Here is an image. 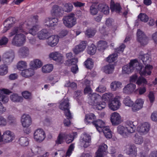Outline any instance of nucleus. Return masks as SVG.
I'll return each instance as SVG.
<instances>
[{"label":"nucleus","mask_w":157,"mask_h":157,"mask_svg":"<svg viewBox=\"0 0 157 157\" xmlns=\"http://www.w3.org/2000/svg\"><path fill=\"white\" fill-rule=\"evenodd\" d=\"M75 14L71 13L63 17L62 19L64 25L68 28H71L76 23V19Z\"/></svg>","instance_id":"1"},{"label":"nucleus","mask_w":157,"mask_h":157,"mask_svg":"<svg viewBox=\"0 0 157 157\" xmlns=\"http://www.w3.org/2000/svg\"><path fill=\"white\" fill-rule=\"evenodd\" d=\"M145 65V67L143 68V65L139 63V65L136 67V70L141 76L150 75L151 73L152 66L149 64Z\"/></svg>","instance_id":"2"},{"label":"nucleus","mask_w":157,"mask_h":157,"mask_svg":"<svg viewBox=\"0 0 157 157\" xmlns=\"http://www.w3.org/2000/svg\"><path fill=\"white\" fill-rule=\"evenodd\" d=\"M139 65V62L136 59L131 60L129 64L126 65L122 68V73L123 74H129L131 73L134 70H136V67Z\"/></svg>","instance_id":"3"},{"label":"nucleus","mask_w":157,"mask_h":157,"mask_svg":"<svg viewBox=\"0 0 157 157\" xmlns=\"http://www.w3.org/2000/svg\"><path fill=\"white\" fill-rule=\"evenodd\" d=\"M25 42V37L21 33L16 34L12 41V44L15 46L20 47L23 45Z\"/></svg>","instance_id":"4"},{"label":"nucleus","mask_w":157,"mask_h":157,"mask_svg":"<svg viewBox=\"0 0 157 157\" xmlns=\"http://www.w3.org/2000/svg\"><path fill=\"white\" fill-rule=\"evenodd\" d=\"M137 40L142 45L147 44L148 42V38L144 33L140 29L137 30Z\"/></svg>","instance_id":"5"},{"label":"nucleus","mask_w":157,"mask_h":157,"mask_svg":"<svg viewBox=\"0 0 157 157\" xmlns=\"http://www.w3.org/2000/svg\"><path fill=\"white\" fill-rule=\"evenodd\" d=\"M14 133L9 130L5 131L2 135V142L8 143L11 142L14 139Z\"/></svg>","instance_id":"6"},{"label":"nucleus","mask_w":157,"mask_h":157,"mask_svg":"<svg viewBox=\"0 0 157 157\" xmlns=\"http://www.w3.org/2000/svg\"><path fill=\"white\" fill-rule=\"evenodd\" d=\"M73 8V5L70 3L61 2L59 4V13H61L62 15L64 12L67 13L70 12Z\"/></svg>","instance_id":"7"},{"label":"nucleus","mask_w":157,"mask_h":157,"mask_svg":"<svg viewBox=\"0 0 157 157\" xmlns=\"http://www.w3.org/2000/svg\"><path fill=\"white\" fill-rule=\"evenodd\" d=\"M88 98L89 103L90 105H95L98 101L101 99V97L99 95L94 93L91 94H89Z\"/></svg>","instance_id":"8"},{"label":"nucleus","mask_w":157,"mask_h":157,"mask_svg":"<svg viewBox=\"0 0 157 157\" xmlns=\"http://www.w3.org/2000/svg\"><path fill=\"white\" fill-rule=\"evenodd\" d=\"M150 129V124L147 122H145L139 126L137 131L141 135L147 134Z\"/></svg>","instance_id":"9"},{"label":"nucleus","mask_w":157,"mask_h":157,"mask_svg":"<svg viewBox=\"0 0 157 157\" xmlns=\"http://www.w3.org/2000/svg\"><path fill=\"white\" fill-rule=\"evenodd\" d=\"M34 137L36 140L39 142H41L44 140L45 136L43 130L38 129L34 132Z\"/></svg>","instance_id":"10"},{"label":"nucleus","mask_w":157,"mask_h":157,"mask_svg":"<svg viewBox=\"0 0 157 157\" xmlns=\"http://www.w3.org/2000/svg\"><path fill=\"white\" fill-rule=\"evenodd\" d=\"M91 140L90 136L87 134H84L80 139V144L84 147L86 148L90 145Z\"/></svg>","instance_id":"11"},{"label":"nucleus","mask_w":157,"mask_h":157,"mask_svg":"<svg viewBox=\"0 0 157 157\" xmlns=\"http://www.w3.org/2000/svg\"><path fill=\"white\" fill-rule=\"evenodd\" d=\"M1 92H3L5 94H8L11 93V91L8 89H3L0 90V103L2 102L3 104L7 103L9 101L8 96L1 93Z\"/></svg>","instance_id":"12"},{"label":"nucleus","mask_w":157,"mask_h":157,"mask_svg":"<svg viewBox=\"0 0 157 157\" xmlns=\"http://www.w3.org/2000/svg\"><path fill=\"white\" fill-rule=\"evenodd\" d=\"M15 21L16 19L14 17H10L7 18L3 23L4 27L3 32L5 33L9 30L12 26V25L15 23Z\"/></svg>","instance_id":"13"},{"label":"nucleus","mask_w":157,"mask_h":157,"mask_svg":"<svg viewBox=\"0 0 157 157\" xmlns=\"http://www.w3.org/2000/svg\"><path fill=\"white\" fill-rule=\"evenodd\" d=\"M111 121L113 125H116L121 122V117L119 114L116 112L112 113L110 118Z\"/></svg>","instance_id":"14"},{"label":"nucleus","mask_w":157,"mask_h":157,"mask_svg":"<svg viewBox=\"0 0 157 157\" xmlns=\"http://www.w3.org/2000/svg\"><path fill=\"white\" fill-rule=\"evenodd\" d=\"M21 122L24 127H29L32 124V119L28 114H24L21 117Z\"/></svg>","instance_id":"15"},{"label":"nucleus","mask_w":157,"mask_h":157,"mask_svg":"<svg viewBox=\"0 0 157 157\" xmlns=\"http://www.w3.org/2000/svg\"><path fill=\"white\" fill-rule=\"evenodd\" d=\"M120 101L117 99L114 98L109 103V108L113 111L118 109L121 106Z\"/></svg>","instance_id":"16"},{"label":"nucleus","mask_w":157,"mask_h":157,"mask_svg":"<svg viewBox=\"0 0 157 157\" xmlns=\"http://www.w3.org/2000/svg\"><path fill=\"white\" fill-rule=\"evenodd\" d=\"M144 103V100L141 99H137L135 103H133L132 106V110L133 111L135 112L141 109L143 107Z\"/></svg>","instance_id":"17"},{"label":"nucleus","mask_w":157,"mask_h":157,"mask_svg":"<svg viewBox=\"0 0 157 157\" xmlns=\"http://www.w3.org/2000/svg\"><path fill=\"white\" fill-rule=\"evenodd\" d=\"M139 58L142 61L144 65L149 64L151 60L150 56L147 53L143 54L140 53Z\"/></svg>","instance_id":"18"},{"label":"nucleus","mask_w":157,"mask_h":157,"mask_svg":"<svg viewBox=\"0 0 157 157\" xmlns=\"http://www.w3.org/2000/svg\"><path fill=\"white\" fill-rule=\"evenodd\" d=\"M126 152L128 155L136 156L137 155L136 148L134 145H128L126 147Z\"/></svg>","instance_id":"19"},{"label":"nucleus","mask_w":157,"mask_h":157,"mask_svg":"<svg viewBox=\"0 0 157 157\" xmlns=\"http://www.w3.org/2000/svg\"><path fill=\"white\" fill-rule=\"evenodd\" d=\"M59 40V38L58 35H52L48 38V45L54 47L57 44Z\"/></svg>","instance_id":"20"},{"label":"nucleus","mask_w":157,"mask_h":157,"mask_svg":"<svg viewBox=\"0 0 157 157\" xmlns=\"http://www.w3.org/2000/svg\"><path fill=\"white\" fill-rule=\"evenodd\" d=\"M107 148V145L105 144H102L100 146L97 152L96 153V157H102L105 153L106 152Z\"/></svg>","instance_id":"21"},{"label":"nucleus","mask_w":157,"mask_h":157,"mask_svg":"<svg viewBox=\"0 0 157 157\" xmlns=\"http://www.w3.org/2000/svg\"><path fill=\"white\" fill-rule=\"evenodd\" d=\"M136 87V86L134 84H128L123 88V92L127 94H130L134 91Z\"/></svg>","instance_id":"22"},{"label":"nucleus","mask_w":157,"mask_h":157,"mask_svg":"<svg viewBox=\"0 0 157 157\" xmlns=\"http://www.w3.org/2000/svg\"><path fill=\"white\" fill-rule=\"evenodd\" d=\"M93 124L96 127L97 130L100 132H101L102 129L105 125V123L101 120L93 121Z\"/></svg>","instance_id":"23"},{"label":"nucleus","mask_w":157,"mask_h":157,"mask_svg":"<svg viewBox=\"0 0 157 157\" xmlns=\"http://www.w3.org/2000/svg\"><path fill=\"white\" fill-rule=\"evenodd\" d=\"M117 132L124 138H127L128 136L126 128L123 126L120 125L117 127Z\"/></svg>","instance_id":"24"},{"label":"nucleus","mask_w":157,"mask_h":157,"mask_svg":"<svg viewBox=\"0 0 157 157\" xmlns=\"http://www.w3.org/2000/svg\"><path fill=\"white\" fill-rule=\"evenodd\" d=\"M14 57V53L13 52H7L4 55V60L6 63L12 62Z\"/></svg>","instance_id":"25"},{"label":"nucleus","mask_w":157,"mask_h":157,"mask_svg":"<svg viewBox=\"0 0 157 157\" xmlns=\"http://www.w3.org/2000/svg\"><path fill=\"white\" fill-rule=\"evenodd\" d=\"M53 21H57V18H46L44 20V24L45 26L48 27L54 26Z\"/></svg>","instance_id":"26"},{"label":"nucleus","mask_w":157,"mask_h":157,"mask_svg":"<svg viewBox=\"0 0 157 157\" xmlns=\"http://www.w3.org/2000/svg\"><path fill=\"white\" fill-rule=\"evenodd\" d=\"M23 24H21L18 26L14 27L12 31L10 33V36H12L18 33L23 32L24 31L23 29Z\"/></svg>","instance_id":"27"},{"label":"nucleus","mask_w":157,"mask_h":157,"mask_svg":"<svg viewBox=\"0 0 157 157\" xmlns=\"http://www.w3.org/2000/svg\"><path fill=\"white\" fill-rule=\"evenodd\" d=\"M19 55L23 58H25L28 56L29 50L28 48L26 47L21 48L18 51Z\"/></svg>","instance_id":"28"},{"label":"nucleus","mask_w":157,"mask_h":157,"mask_svg":"<svg viewBox=\"0 0 157 157\" xmlns=\"http://www.w3.org/2000/svg\"><path fill=\"white\" fill-rule=\"evenodd\" d=\"M98 10L104 13L105 14H108L109 13V8L106 4H100L98 6Z\"/></svg>","instance_id":"29"},{"label":"nucleus","mask_w":157,"mask_h":157,"mask_svg":"<svg viewBox=\"0 0 157 157\" xmlns=\"http://www.w3.org/2000/svg\"><path fill=\"white\" fill-rule=\"evenodd\" d=\"M42 65V63L38 59L31 61L30 63V66L33 69H37L41 67Z\"/></svg>","instance_id":"30"},{"label":"nucleus","mask_w":157,"mask_h":157,"mask_svg":"<svg viewBox=\"0 0 157 157\" xmlns=\"http://www.w3.org/2000/svg\"><path fill=\"white\" fill-rule=\"evenodd\" d=\"M110 8L112 12L115 11L117 13H119L121 10V6L119 4L116 3L115 4L114 2L111 0L110 5Z\"/></svg>","instance_id":"31"},{"label":"nucleus","mask_w":157,"mask_h":157,"mask_svg":"<svg viewBox=\"0 0 157 157\" xmlns=\"http://www.w3.org/2000/svg\"><path fill=\"white\" fill-rule=\"evenodd\" d=\"M48 32L47 30L45 29H43L38 33V37L40 40H44L48 38Z\"/></svg>","instance_id":"32"},{"label":"nucleus","mask_w":157,"mask_h":157,"mask_svg":"<svg viewBox=\"0 0 157 157\" xmlns=\"http://www.w3.org/2000/svg\"><path fill=\"white\" fill-rule=\"evenodd\" d=\"M122 83L118 81H115L113 82L110 84V87L112 90L115 91L121 88Z\"/></svg>","instance_id":"33"},{"label":"nucleus","mask_w":157,"mask_h":157,"mask_svg":"<svg viewBox=\"0 0 157 157\" xmlns=\"http://www.w3.org/2000/svg\"><path fill=\"white\" fill-rule=\"evenodd\" d=\"M33 69L32 68L24 70L22 71L21 75L25 77H29L32 76L34 74Z\"/></svg>","instance_id":"34"},{"label":"nucleus","mask_w":157,"mask_h":157,"mask_svg":"<svg viewBox=\"0 0 157 157\" xmlns=\"http://www.w3.org/2000/svg\"><path fill=\"white\" fill-rule=\"evenodd\" d=\"M114 69V66L113 64H109L104 67L102 68V70L105 73L109 74L113 72Z\"/></svg>","instance_id":"35"},{"label":"nucleus","mask_w":157,"mask_h":157,"mask_svg":"<svg viewBox=\"0 0 157 157\" xmlns=\"http://www.w3.org/2000/svg\"><path fill=\"white\" fill-rule=\"evenodd\" d=\"M10 100L13 102H19L22 101L23 98L17 94H13L10 96Z\"/></svg>","instance_id":"36"},{"label":"nucleus","mask_w":157,"mask_h":157,"mask_svg":"<svg viewBox=\"0 0 157 157\" xmlns=\"http://www.w3.org/2000/svg\"><path fill=\"white\" fill-rule=\"evenodd\" d=\"M96 117L92 113L86 114L85 119V122L86 124H88L90 123H92L93 120Z\"/></svg>","instance_id":"37"},{"label":"nucleus","mask_w":157,"mask_h":157,"mask_svg":"<svg viewBox=\"0 0 157 157\" xmlns=\"http://www.w3.org/2000/svg\"><path fill=\"white\" fill-rule=\"evenodd\" d=\"M60 109L64 110L70 108L69 99L67 98H64L60 104Z\"/></svg>","instance_id":"38"},{"label":"nucleus","mask_w":157,"mask_h":157,"mask_svg":"<svg viewBox=\"0 0 157 157\" xmlns=\"http://www.w3.org/2000/svg\"><path fill=\"white\" fill-rule=\"evenodd\" d=\"M101 132H102L107 138H110L112 137L111 132L108 126H104L102 129Z\"/></svg>","instance_id":"39"},{"label":"nucleus","mask_w":157,"mask_h":157,"mask_svg":"<svg viewBox=\"0 0 157 157\" xmlns=\"http://www.w3.org/2000/svg\"><path fill=\"white\" fill-rule=\"evenodd\" d=\"M8 72V67L6 64L0 65V75L4 76Z\"/></svg>","instance_id":"40"},{"label":"nucleus","mask_w":157,"mask_h":157,"mask_svg":"<svg viewBox=\"0 0 157 157\" xmlns=\"http://www.w3.org/2000/svg\"><path fill=\"white\" fill-rule=\"evenodd\" d=\"M53 69V66L52 64H47L43 66L42 68L43 72L48 73L52 71Z\"/></svg>","instance_id":"41"},{"label":"nucleus","mask_w":157,"mask_h":157,"mask_svg":"<svg viewBox=\"0 0 157 157\" xmlns=\"http://www.w3.org/2000/svg\"><path fill=\"white\" fill-rule=\"evenodd\" d=\"M78 62V59L77 58H71L67 60L64 64L67 66H71L72 65H75Z\"/></svg>","instance_id":"42"},{"label":"nucleus","mask_w":157,"mask_h":157,"mask_svg":"<svg viewBox=\"0 0 157 157\" xmlns=\"http://www.w3.org/2000/svg\"><path fill=\"white\" fill-rule=\"evenodd\" d=\"M113 94H112L108 93L103 94L102 98L103 100L105 101H109V102L113 99Z\"/></svg>","instance_id":"43"},{"label":"nucleus","mask_w":157,"mask_h":157,"mask_svg":"<svg viewBox=\"0 0 157 157\" xmlns=\"http://www.w3.org/2000/svg\"><path fill=\"white\" fill-rule=\"evenodd\" d=\"M26 63L24 61H20L17 63V67L18 69L22 71L26 67Z\"/></svg>","instance_id":"44"},{"label":"nucleus","mask_w":157,"mask_h":157,"mask_svg":"<svg viewBox=\"0 0 157 157\" xmlns=\"http://www.w3.org/2000/svg\"><path fill=\"white\" fill-rule=\"evenodd\" d=\"M134 140L135 143L136 144H141L143 142V137L139 136L137 133L135 135Z\"/></svg>","instance_id":"45"},{"label":"nucleus","mask_w":157,"mask_h":157,"mask_svg":"<svg viewBox=\"0 0 157 157\" xmlns=\"http://www.w3.org/2000/svg\"><path fill=\"white\" fill-rule=\"evenodd\" d=\"M93 105L95 106V108H96L98 110H101L105 107L106 104L105 102H99L98 101L95 105Z\"/></svg>","instance_id":"46"},{"label":"nucleus","mask_w":157,"mask_h":157,"mask_svg":"<svg viewBox=\"0 0 157 157\" xmlns=\"http://www.w3.org/2000/svg\"><path fill=\"white\" fill-rule=\"evenodd\" d=\"M7 121L10 125H14L16 124V119L13 116L9 115L7 118Z\"/></svg>","instance_id":"47"},{"label":"nucleus","mask_w":157,"mask_h":157,"mask_svg":"<svg viewBox=\"0 0 157 157\" xmlns=\"http://www.w3.org/2000/svg\"><path fill=\"white\" fill-rule=\"evenodd\" d=\"M59 7L57 5L54 6L52 7V9L51 11V14L52 16H58L59 15Z\"/></svg>","instance_id":"48"},{"label":"nucleus","mask_w":157,"mask_h":157,"mask_svg":"<svg viewBox=\"0 0 157 157\" xmlns=\"http://www.w3.org/2000/svg\"><path fill=\"white\" fill-rule=\"evenodd\" d=\"M93 63L92 59H87L84 62V64L86 67L90 69H91L93 67Z\"/></svg>","instance_id":"49"},{"label":"nucleus","mask_w":157,"mask_h":157,"mask_svg":"<svg viewBox=\"0 0 157 157\" xmlns=\"http://www.w3.org/2000/svg\"><path fill=\"white\" fill-rule=\"evenodd\" d=\"M19 144L22 146H26L29 144L28 139L26 137H22L19 139Z\"/></svg>","instance_id":"50"},{"label":"nucleus","mask_w":157,"mask_h":157,"mask_svg":"<svg viewBox=\"0 0 157 157\" xmlns=\"http://www.w3.org/2000/svg\"><path fill=\"white\" fill-rule=\"evenodd\" d=\"M107 47V43L105 41H100L98 44V49H104Z\"/></svg>","instance_id":"51"},{"label":"nucleus","mask_w":157,"mask_h":157,"mask_svg":"<svg viewBox=\"0 0 157 157\" xmlns=\"http://www.w3.org/2000/svg\"><path fill=\"white\" fill-rule=\"evenodd\" d=\"M97 6L96 5L93 4L90 7V13L93 15H96L98 12V10L97 9Z\"/></svg>","instance_id":"52"},{"label":"nucleus","mask_w":157,"mask_h":157,"mask_svg":"<svg viewBox=\"0 0 157 157\" xmlns=\"http://www.w3.org/2000/svg\"><path fill=\"white\" fill-rule=\"evenodd\" d=\"M96 32L95 30L90 28L86 30L85 34L87 36L90 38L93 36L95 35Z\"/></svg>","instance_id":"53"},{"label":"nucleus","mask_w":157,"mask_h":157,"mask_svg":"<svg viewBox=\"0 0 157 157\" xmlns=\"http://www.w3.org/2000/svg\"><path fill=\"white\" fill-rule=\"evenodd\" d=\"M147 82L146 79L141 76L139 77L138 78L136 83L137 85L140 86L142 84H147Z\"/></svg>","instance_id":"54"},{"label":"nucleus","mask_w":157,"mask_h":157,"mask_svg":"<svg viewBox=\"0 0 157 157\" xmlns=\"http://www.w3.org/2000/svg\"><path fill=\"white\" fill-rule=\"evenodd\" d=\"M96 48L95 46L92 44L91 46H89L87 50L88 54L90 55H93L96 52Z\"/></svg>","instance_id":"55"},{"label":"nucleus","mask_w":157,"mask_h":157,"mask_svg":"<svg viewBox=\"0 0 157 157\" xmlns=\"http://www.w3.org/2000/svg\"><path fill=\"white\" fill-rule=\"evenodd\" d=\"M117 55L116 53H113L109 56L106 59L107 61L109 63H111L114 62L116 59Z\"/></svg>","instance_id":"56"},{"label":"nucleus","mask_w":157,"mask_h":157,"mask_svg":"<svg viewBox=\"0 0 157 157\" xmlns=\"http://www.w3.org/2000/svg\"><path fill=\"white\" fill-rule=\"evenodd\" d=\"M123 103L126 106L129 107L132 106L133 104V101H131L129 97H127L124 98Z\"/></svg>","instance_id":"57"},{"label":"nucleus","mask_w":157,"mask_h":157,"mask_svg":"<svg viewBox=\"0 0 157 157\" xmlns=\"http://www.w3.org/2000/svg\"><path fill=\"white\" fill-rule=\"evenodd\" d=\"M139 19H140L141 21L146 22L148 20V17L146 14L140 13L138 16Z\"/></svg>","instance_id":"58"},{"label":"nucleus","mask_w":157,"mask_h":157,"mask_svg":"<svg viewBox=\"0 0 157 157\" xmlns=\"http://www.w3.org/2000/svg\"><path fill=\"white\" fill-rule=\"evenodd\" d=\"M38 30V26L37 25H35L33 26L32 28L29 29V33L33 35L34 36L36 34Z\"/></svg>","instance_id":"59"},{"label":"nucleus","mask_w":157,"mask_h":157,"mask_svg":"<svg viewBox=\"0 0 157 157\" xmlns=\"http://www.w3.org/2000/svg\"><path fill=\"white\" fill-rule=\"evenodd\" d=\"M49 56L50 58L55 61H57L59 59V56L58 52H52L49 54Z\"/></svg>","instance_id":"60"},{"label":"nucleus","mask_w":157,"mask_h":157,"mask_svg":"<svg viewBox=\"0 0 157 157\" xmlns=\"http://www.w3.org/2000/svg\"><path fill=\"white\" fill-rule=\"evenodd\" d=\"M67 134L66 133H59V144H62L65 141Z\"/></svg>","instance_id":"61"},{"label":"nucleus","mask_w":157,"mask_h":157,"mask_svg":"<svg viewBox=\"0 0 157 157\" xmlns=\"http://www.w3.org/2000/svg\"><path fill=\"white\" fill-rule=\"evenodd\" d=\"M65 117L68 119H72V116L70 110V108L63 110Z\"/></svg>","instance_id":"62"},{"label":"nucleus","mask_w":157,"mask_h":157,"mask_svg":"<svg viewBox=\"0 0 157 157\" xmlns=\"http://www.w3.org/2000/svg\"><path fill=\"white\" fill-rule=\"evenodd\" d=\"M9 40L8 39L6 36H3L0 39V46L5 45H6Z\"/></svg>","instance_id":"63"},{"label":"nucleus","mask_w":157,"mask_h":157,"mask_svg":"<svg viewBox=\"0 0 157 157\" xmlns=\"http://www.w3.org/2000/svg\"><path fill=\"white\" fill-rule=\"evenodd\" d=\"M151 118L154 121H157V111H154L151 113Z\"/></svg>","instance_id":"64"}]
</instances>
